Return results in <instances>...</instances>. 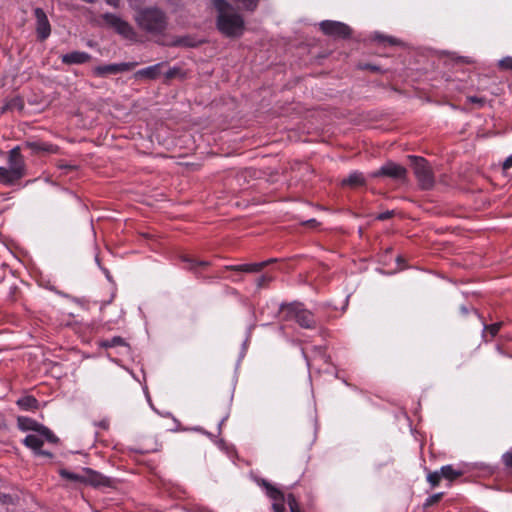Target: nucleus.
Masks as SVG:
<instances>
[{
	"mask_svg": "<svg viewBox=\"0 0 512 512\" xmlns=\"http://www.w3.org/2000/svg\"><path fill=\"white\" fill-rule=\"evenodd\" d=\"M218 12V29L226 36H240L244 30V20L226 0H213Z\"/></svg>",
	"mask_w": 512,
	"mask_h": 512,
	"instance_id": "1",
	"label": "nucleus"
},
{
	"mask_svg": "<svg viewBox=\"0 0 512 512\" xmlns=\"http://www.w3.org/2000/svg\"><path fill=\"white\" fill-rule=\"evenodd\" d=\"M7 161L8 167H0V183L10 186L26 175V164L19 146L9 151Z\"/></svg>",
	"mask_w": 512,
	"mask_h": 512,
	"instance_id": "2",
	"label": "nucleus"
},
{
	"mask_svg": "<svg viewBox=\"0 0 512 512\" xmlns=\"http://www.w3.org/2000/svg\"><path fill=\"white\" fill-rule=\"evenodd\" d=\"M134 19L142 30L151 34H161L167 27V17L158 8L139 9Z\"/></svg>",
	"mask_w": 512,
	"mask_h": 512,
	"instance_id": "3",
	"label": "nucleus"
},
{
	"mask_svg": "<svg viewBox=\"0 0 512 512\" xmlns=\"http://www.w3.org/2000/svg\"><path fill=\"white\" fill-rule=\"evenodd\" d=\"M281 310L287 320L296 321L302 328L314 329L317 326L312 312L307 310L301 303L282 305Z\"/></svg>",
	"mask_w": 512,
	"mask_h": 512,
	"instance_id": "4",
	"label": "nucleus"
},
{
	"mask_svg": "<svg viewBox=\"0 0 512 512\" xmlns=\"http://www.w3.org/2000/svg\"><path fill=\"white\" fill-rule=\"evenodd\" d=\"M409 158L420 187L424 190L431 189L435 184V179L427 160L418 156H409Z\"/></svg>",
	"mask_w": 512,
	"mask_h": 512,
	"instance_id": "5",
	"label": "nucleus"
},
{
	"mask_svg": "<svg viewBox=\"0 0 512 512\" xmlns=\"http://www.w3.org/2000/svg\"><path fill=\"white\" fill-rule=\"evenodd\" d=\"M258 485L265 489L266 495L272 500V509L274 512H286V497L284 493L276 486L265 479L257 481Z\"/></svg>",
	"mask_w": 512,
	"mask_h": 512,
	"instance_id": "6",
	"label": "nucleus"
},
{
	"mask_svg": "<svg viewBox=\"0 0 512 512\" xmlns=\"http://www.w3.org/2000/svg\"><path fill=\"white\" fill-rule=\"evenodd\" d=\"M17 424L20 430L22 431H32V433L36 431H42V434L46 436V442L56 444L59 439L54 433L47 428L46 426L36 422L33 419L27 417H18Z\"/></svg>",
	"mask_w": 512,
	"mask_h": 512,
	"instance_id": "7",
	"label": "nucleus"
},
{
	"mask_svg": "<svg viewBox=\"0 0 512 512\" xmlns=\"http://www.w3.org/2000/svg\"><path fill=\"white\" fill-rule=\"evenodd\" d=\"M102 17L107 25L114 28L116 32L122 35L124 38L129 40L135 38L136 33L128 22L111 13H106Z\"/></svg>",
	"mask_w": 512,
	"mask_h": 512,
	"instance_id": "8",
	"label": "nucleus"
},
{
	"mask_svg": "<svg viewBox=\"0 0 512 512\" xmlns=\"http://www.w3.org/2000/svg\"><path fill=\"white\" fill-rule=\"evenodd\" d=\"M320 28L324 34L335 38H347L351 34V29L348 25L338 22L325 20L320 23Z\"/></svg>",
	"mask_w": 512,
	"mask_h": 512,
	"instance_id": "9",
	"label": "nucleus"
},
{
	"mask_svg": "<svg viewBox=\"0 0 512 512\" xmlns=\"http://www.w3.org/2000/svg\"><path fill=\"white\" fill-rule=\"evenodd\" d=\"M406 174L407 170L403 166L390 161L384 164L379 170L373 172L371 176H385L395 180H403L405 179Z\"/></svg>",
	"mask_w": 512,
	"mask_h": 512,
	"instance_id": "10",
	"label": "nucleus"
},
{
	"mask_svg": "<svg viewBox=\"0 0 512 512\" xmlns=\"http://www.w3.org/2000/svg\"><path fill=\"white\" fill-rule=\"evenodd\" d=\"M34 16L36 19L35 29L37 38L40 41L46 40L51 34V25L48 17L42 8L34 9Z\"/></svg>",
	"mask_w": 512,
	"mask_h": 512,
	"instance_id": "11",
	"label": "nucleus"
},
{
	"mask_svg": "<svg viewBox=\"0 0 512 512\" xmlns=\"http://www.w3.org/2000/svg\"><path fill=\"white\" fill-rule=\"evenodd\" d=\"M46 441V436L42 434V431H36L34 433L28 434L23 443L26 447L30 448L34 451L36 455L46 456L51 458L52 454L50 452L44 451L41 449L44 442Z\"/></svg>",
	"mask_w": 512,
	"mask_h": 512,
	"instance_id": "12",
	"label": "nucleus"
},
{
	"mask_svg": "<svg viewBox=\"0 0 512 512\" xmlns=\"http://www.w3.org/2000/svg\"><path fill=\"white\" fill-rule=\"evenodd\" d=\"M136 63H114L107 65H100L94 68V74L97 76H106L110 74H119L132 70Z\"/></svg>",
	"mask_w": 512,
	"mask_h": 512,
	"instance_id": "13",
	"label": "nucleus"
},
{
	"mask_svg": "<svg viewBox=\"0 0 512 512\" xmlns=\"http://www.w3.org/2000/svg\"><path fill=\"white\" fill-rule=\"evenodd\" d=\"M274 260L269 261H263L259 263H253V264H241V265H228L224 268L226 270H232L237 272H246V273H254L261 271L264 267H266L269 263L273 262Z\"/></svg>",
	"mask_w": 512,
	"mask_h": 512,
	"instance_id": "14",
	"label": "nucleus"
},
{
	"mask_svg": "<svg viewBox=\"0 0 512 512\" xmlns=\"http://www.w3.org/2000/svg\"><path fill=\"white\" fill-rule=\"evenodd\" d=\"M165 66L164 62L157 63L155 65L140 69L136 72L135 76L137 78H146V79H156L160 76L162 72V68Z\"/></svg>",
	"mask_w": 512,
	"mask_h": 512,
	"instance_id": "15",
	"label": "nucleus"
},
{
	"mask_svg": "<svg viewBox=\"0 0 512 512\" xmlns=\"http://www.w3.org/2000/svg\"><path fill=\"white\" fill-rule=\"evenodd\" d=\"M91 56L86 52L73 51L62 55L61 60L64 64H82L88 62Z\"/></svg>",
	"mask_w": 512,
	"mask_h": 512,
	"instance_id": "16",
	"label": "nucleus"
},
{
	"mask_svg": "<svg viewBox=\"0 0 512 512\" xmlns=\"http://www.w3.org/2000/svg\"><path fill=\"white\" fill-rule=\"evenodd\" d=\"M343 186H349L356 188L365 184V178L360 172H352L347 178H344L341 182Z\"/></svg>",
	"mask_w": 512,
	"mask_h": 512,
	"instance_id": "17",
	"label": "nucleus"
},
{
	"mask_svg": "<svg viewBox=\"0 0 512 512\" xmlns=\"http://www.w3.org/2000/svg\"><path fill=\"white\" fill-rule=\"evenodd\" d=\"M17 404L20 408L24 410H33L38 406V401L33 396H25L20 398L17 401Z\"/></svg>",
	"mask_w": 512,
	"mask_h": 512,
	"instance_id": "18",
	"label": "nucleus"
},
{
	"mask_svg": "<svg viewBox=\"0 0 512 512\" xmlns=\"http://www.w3.org/2000/svg\"><path fill=\"white\" fill-rule=\"evenodd\" d=\"M440 471L442 478L448 479L450 481H453L462 475L461 471L455 470L451 465L441 467Z\"/></svg>",
	"mask_w": 512,
	"mask_h": 512,
	"instance_id": "19",
	"label": "nucleus"
},
{
	"mask_svg": "<svg viewBox=\"0 0 512 512\" xmlns=\"http://www.w3.org/2000/svg\"><path fill=\"white\" fill-rule=\"evenodd\" d=\"M236 5H238L240 8L248 10V11H254L258 5L259 0H231Z\"/></svg>",
	"mask_w": 512,
	"mask_h": 512,
	"instance_id": "20",
	"label": "nucleus"
},
{
	"mask_svg": "<svg viewBox=\"0 0 512 512\" xmlns=\"http://www.w3.org/2000/svg\"><path fill=\"white\" fill-rule=\"evenodd\" d=\"M501 326H502V322H497V323H494L491 325H486L484 327V335H483L484 338H487V333L490 334L491 339L493 337H495L497 335V333L499 332Z\"/></svg>",
	"mask_w": 512,
	"mask_h": 512,
	"instance_id": "21",
	"label": "nucleus"
},
{
	"mask_svg": "<svg viewBox=\"0 0 512 512\" xmlns=\"http://www.w3.org/2000/svg\"><path fill=\"white\" fill-rule=\"evenodd\" d=\"M28 146L33 150H42L51 153L56 151V148L53 145L48 144L29 143Z\"/></svg>",
	"mask_w": 512,
	"mask_h": 512,
	"instance_id": "22",
	"label": "nucleus"
},
{
	"mask_svg": "<svg viewBox=\"0 0 512 512\" xmlns=\"http://www.w3.org/2000/svg\"><path fill=\"white\" fill-rule=\"evenodd\" d=\"M60 475L65 478V479H68V480H71V481H75V482H81L83 481V477L78 475V474H75V473H72V472H69L65 469H62L60 471Z\"/></svg>",
	"mask_w": 512,
	"mask_h": 512,
	"instance_id": "23",
	"label": "nucleus"
},
{
	"mask_svg": "<svg viewBox=\"0 0 512 512\" xmlns=\"http://www.w3.org/2000/svg\"><path fill=\"white\" fill-rule=\"evenodd\" d=\"M441 478H442L441 471H434V472L428 474L427 481L433 487H435V486L439 485Z\"/></svg>",
	"mask_w": 512,
	"mask_h": 512,
	"instance_id": "24",
	"label": "nucleus"
},
{
	"mask_svg": "<svg viewBox=\"0 0 512 512\" xmlns=\"http://www.w3.org/2000/svg\"><path fill=\"white\" fill-rule=\"evenodd\" d=\"M184 260L188 263V269H196L197 267H207L209 265V262L207 261H196L191 258H185Z\"/></svg>",
	"mask_w": 512,
	"mask_h": 512,
	"instance_id": "25",
	"label": "nucleus"
},
{
	"mask_svg": "<svg viewBox=\"0 0 512 512\" xmlns=\"http://www.w3.org/2000/svg\"><path fill=\"white\" fill-rule=\"evenodd\" d=\"M118 345H124V340L121 337H113L103 343L104 347H115Z\"/></svg>",
	"mask_w": 512,
	"mask_h": 512,
	"instance_id": "26",
	"label": "nucleus"
},
{
	"mask_svg": "<svg viewBox=\"0 0 512 512\" xmlns=\"http://www.w3.org/2000/svg\"><path fill=\"white\" fill-rule=\"evenodd\" d=\"M272 279H273V277L271 275L264 274L257 279V286L259 288L266 287L268 285V283H270L272 281Z\"/></svg>",
	"mask_w": 512,
	"mask_h": 512,
	"instance_id": "27",
	"label": "nucleus"
},
{
	"mask_svg": "<svg viewBox=\"0 0 512 512\" xmlns=\"http://www.w3.org/2000/svg\"><path fill=\"white\" fill-rule=\"evenodd\" d=\"M499 67L501 69H505V70H511L512 71V57H505L503 59H501L498 63Z\"/></svg>",
	"mask_w": 512,
	"mask_h": 512,
	"instance_id": "28",
	"label": "nucleus"
},
{
	"mask_svg": "<svg viewBox=\"0 0 512 512\" xmlns=\"http://www.w3.org/2000/svg\"><path fill=\"white\" fill-rule=\"evenodd\" d=\"M442 496H443V493H437V494L430 496L429 498H427V500L425 502V507L434 505L435 503L440 501Z\"/></svg>",
	"mask_w": 512,
	"mask_h": 512,
	"instance_id": "29",
	"label": "nucleus"
},
{
	"mask_svg": "<svg viewBox=\"0 0 512 512\" xmlns=\"http://www.w3.org/2000/svg\"><path fill=\"white\" fill-rule=\"evenodd\" d=\"M376 39L381 41V42H388L390 45H397V44H399V40H397V39H395L393 37H389V36L377 35Z\"/></svg>",
	"mask_w": 512,
	"mask_h": 512,
	"instance_id": "30",
	"label": "nucleus"
},
{
	"mask_svg": "<svg viewBox=\"0 0 512 512\" xmlns=\"http://www.w3.org/2000/svg\"><path fill=\"white\" fill-rule=\"evenodd\" d=\"M286 501L290 507L291 512H296L297 502L293 494H288V496L286 497Z\"/></svg>",
	"mask_w": 512,
	"mask_h": 512,
	"instance_id": "31",
	"label": "nucleus"
},
{
	"mask_svg": "<svg viewBox=\"0 0 512 512\" xmlns=\"http://www.w3.org/2000/svg\"><path fill=\"white\" fill-rule=\"evenodd\" d=\"M180 74V69L177 68V67H173L171 69H169L166 73H165V77L166 79H173L175 78L177 75Z\"/></svg>",
	"mask_w": 512,
	"mask_h": 512,
	"instance_id": "32",
	"label": "nucleus"
},
{
	"mask_svg": "<svg viewBox=\"0 0 512 512\" xmlns=\"http://www.w3.org/2000/svg\"><path fill=\"white\" fill-rule=\"evenodd\" d=\"M502 458H503L504 464L508 468L512 469V452L505 453Z\"/></svg>",
	"mask_w": 512,
	"mask_h": 512,
	"instance_id": "33",
	"label": "nucleus"
},
{
	"mask_svg": "<svg viewBox=\"0 0 512 512\" xmlns=\"http://www.w3.org/2000/svg\"><path fill=\"white\" fill-rule=\"evenodd\" d=\"M392 215H393L392 211H386V212H383V213L379 214L377 216V219H379V220H386V219H389L390 217H392Z\"/></svg>",
	"mask_w": 512,
	"mask_h": 512,
	"instance_id": "34",
	"label": "nucleus"
},
{
	"mask_svg": "<svg viewBox=\"0 0 512 512\" xmlns=\"http://www.w3.org/2000/svg\"><path fill=\"white\" fill-rule=\"evenodd\" d=\"M129 2V5L134 9H140V6L142 4V0H127Z\"/></svg>",
	"mask_w": 512,
	"mask_h": 512,
	"instance_id": "35",
	"label": "nucleus"
},
{
	"mask_svg": "<svg viewBox=\"0 0 512 512\" xmlns=\"http://www.w3.org/2000/svg\"><path fill=\"white\" fill-rule=\"evenodd\" d=\"M456 61L460 62V63H465V64H470L472 63V60L469 58V57H464V56H457L454 58Z\"/></svg>",
	"mask_w": 512,
	"mask_h": 512,
	"instance_id": "36",
	"label": "nucleus"
},
{
	"mask_svg": "<svg viewBox=\"0 0 512 512\" xmlns=\"http://www.w3.org/2000/svg\"><path fill=\"white\" fill-rule=\"evenodd\" d=\"M510 168H512V154L503 163L504 170H508Z\"/></svg>",
	"mask_w": 512,
	"mask_h": 512,
	"instance_id": "37",
	"label": "nucleus"
},
{
	"mask_svg": "<svg viewBox=\"0 0 512 512\" xmlns=\"http://www.w3.org/2000/svg\"><path fill=\"white\" fill-rule=\"evenodd\" d=\"M173 44H174V45H177V46H180V45H189V44L185 41V39H182V38L177 39Z\"/></svg>",
	"mask_w": 512,
	"mask_h": 512,
	"instance_id": "38",
	"label": "nucleus"
},
{
	"mask_svg": "<svg viewBox=\"0 0 512 512\" xmlns=\"http://www.w3.org/2000/svg\"><path fill=\"white\" fill-rule=\"evenodd\" d=\"M468 100L473 103H479L482 104L484 101L482 99H479L477 97H469Z\"/></svg>",
	"mask_w": 512,
	"mask_h": 512,
	"instance_id": "39",
	"label": "nucleus"
},
{
	"mask_svg": "<svg viewBox=\"0 0 512 512\" xmlns=\"http://www.w3.org/2000/svg\"><path fill=\"white\" fill-rule=\"evenodd\" d=\"M16 103H17V100H16V99L12 100L9 104H7V105L3 108V110L11 109L12 107L16 106Z\"/></svg>",
	"mask_w": 512,
	"mask_h": 512,
	"instance_id": "40",
	"label": "nucleus"
},
{
	"mask_svg": "<svg viewBox=\"0 0 512 512\" xmlns=\"http://www.w3.org/2000/svg\"><path fill=\"white\" fill-rule=\"evenodd\" d=\"M107 2V4L113 6V7H117L119 5V0H105Z\"/></svg>",
	"mask_w": 512,
	"mask_h": 512,
	"instance_id": "41",
	"label": "nucleus"
},
{
	"mask_svg": "<svg viewBox=\"0 0 512 512\" xmlns=\"http://www.w3.org/2000/svg\"><path fill=\"white\" fill-rule=\"evenodd\" d=\"M99 426L103 429H107L108 428V422L103 420L99 423Z\"/></svg>",
	"mask_w": 512,
	"mask_h": 512,
	"instance_id": "42",
	"label": "nucleus"
},
{
	"mask_svg": "<svg viewBox=\"0 0 512 512\" xmlns=\"http://www.w3.org/2000/svg\"><path fill=\"white\" fill-rule=\"evenodd\" d=\"M59 167H60V168H70V166L65 165V164L59 165Z\"/></svg>",
	"mask_w": 512,
	"mask_h": 512,
	"instance_id": "43",
	"label": "nucleus"
},
{
	"mask_svg": "<svg viewBox=\"0 0 512 512\" xmlns=\"http://www.w3.org/2000/svg\"><path fill=\"white\" fill-rule=\"evenodd\" d=\"M366 68H369V69H371V70H376V67H374V66H370V65H369V66H367Z\"/></svg>",
	"mask_w": 512,
	"mask_h": 512,
	"instance_id": "44",
	"label": "nucleus"
},
{
	"mask_svg": "<svg viewBox=\"0 0 512 512\" xmlns=\"http://www.w3.org/2000/svg\"><path fill=\"white\" fill-rule=\"evenodd\" d=\"M462 311H463V313H467V310L464 307H462Z\"/></svg>",
	"mask_w": 512,
	"mask_h": 512,
	"instance_id": "45",
	"label": "nucleus"
},
{
	"mask_svg": "<svg viewBox=\"0 0 512 512\" xmlns=\"http://www.w3.org/2000/svg\"><path fill=\"white\" fill-rule=\"evenodd\" d=\"M315 219L309 220L308 223H314Z\"/></svg>",
	"mask_w": 512,
	"mask_h": 512,
	"instance_id": "46",
	"label": "nucleus"
}]
</instances>
